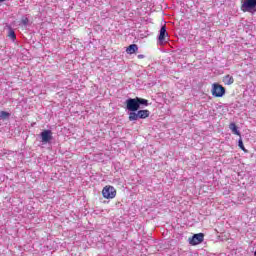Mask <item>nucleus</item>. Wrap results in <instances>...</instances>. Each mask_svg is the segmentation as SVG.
Wrapping results in <instances>:
<instances>
[{
  "label": "nucleus",
  "instance_id": "obj_10",
  "mask_svg": "<svg viewBox=\"0 0 256 256\" xmlns=\"http://www.w3.org/2000/svg\"><path fill=\"white\" fill-rule=\"evenodd\" d=\"M223 83L225 85H233V83H235V79L231 75H226L223 77Z\"/></svg>",
  "mask_w": 256,
  "mask_h": 256
},
{
  "label": "nucleus",
  "instance_id": "obj_12",
  "mask_svg": "<svg viewBox=\"0 0 256 256\" xmlns=\"http://www.w3.org/2000/svg\"><path fill=\"white\" fill-rule=\"evenodd\" d=\"M229 129L232 130V133H234V135H238L239 137H241V132H239V130L237 129V125H235V123H231Z\"/></svg>",
  "mask_w": 256,
  "mask_h": 256
},
{
  "label": "nucleus",
  "instance_id": "obj_5",
  "mask_svg": "<svg viewBox=\"0 0 256 256\" xmlns=\"http://www.w3.org/2000/svg\"><path fill=\"white\" fill-rule=\"evenodd\" d=\"M212 95L214 97H223L225 95V87L220 84H213Z\"/></svg>",
  "mask_w": 256,
  "mask_h": 256
},
{
  "label": "nucleus",
  "instance_id": "obj_8",
  "mask_svg": "<svg viewBox=\"0 0 256 256\" xmlns=\"http://www.w3.org/2000/svg\"><path fill=\"white\" fill-rule=\"evenodd\" d=\"M137 113L138 119H147V117L151 115V112H149V110H139Z\"/></svg>",
  "mask_w": 256,
  "mask_h": 256
},
{
  "label": "nucleus",
  "instance_id": "obj_7",
  "mask_svg": "<svg viewBox=\"0 0 256 256\" xmlns=\"http://www.w3.org/2000/svg\"><path fill=\"white\" fill-rule=\"evenodd\" d=\"M166 37H169V33H167V27L164 25L160 29V34L158 36V41L160 45H163V43H167Z\"/></svg>",
  "mask_w": 256,
  "mask_h": 256
},
{
  "label": "nucleus",
  "instance_id": "obj_3",
  "mask_svg": "<svg viewBox=\"0 0 256 256\" xmlns=\"http://www.w3.org/2000/svg\"><path fill=\"white\" fill-rule=\"evenodd\" d=\"M126 109L131 112L139 111V102L137 98H129L126 100Z\"/></svg>",
  "mask_w": 256,
  "mask_h": 256
},
{
  "label": "nucleus",
  "instance_id": "obj_11",
  "mask_svg": "<svg viewBox=\"0 0 256 256\" xmlns=\"http://www.w3.org/2000/svg\"><path fill=\"white\" fill-rule=\"evenodd\" d=\"M138 101V107L140 108L141 105H144V107H147L149 105V101L147 99L136 97Z\"/></svg>",
  "mask_w": 256,
  "mask_h": 256
},
{
  "label": "nucleus",
  "instance_id": "obj_9",
  "mask_svg": "<svg viewBox=\"0 0 256 256\" xmlns=\"http://www.w3.org/2000/svg\"><path fill=\"white\" fill-rule=\"evenodd\" d=\"M137 51H139V47L137 46V44H132L126 49V52L129 55H133V53H137Z\"/></svg>",
  "mask_w": 256,
  "mask_h": 256
},
{
  "label": "nucleus",
  "instance_id": "obj_15",
  "mask_svg": "<svg viewBox=\"0 0 256 256\" xmlns=\"http://www.w3.org/2000/svg\"><path fill=\"white\" fill-rule=\"evenodd\" d=\"M238 147H240V149H242V151H245V146L243 145V140L242 139H239Z\"/></svg>",
  "mask_w": 256,
  "mask_h": 256
},
{
  "label": "nucleus",
  "instance_id": "obj_4",
  "mask_svg": "<svg viewBox=\"0 0 256 256\" xmlns=\"http://www.w3.org/2000/svg\"><path fill=\"white\" fill-rule=\"evenodd\" d=\"M41 143L43 145H47V143H51L53 141V132L51 130H44L40 133Z\"/></svg>",
  "mask_w": 256,
  "mask_h": 256
},
{
  "label": "nucleus",
  "instance_id": "obj_6",
  "mask_svg": "<svg viewBox=\"0 0 256 256\" xmlns=\"http://www.w3.org/2000/svg\"><path fill=\"white\" fill-rule=\"evenodd\" d=\"M204 239H205V234L203 233L194 234L190 239V245H199L200 243H203Z\"/></svg>",
  "mask_w": 256,
  "mask_h": 256
},
{
  "label": "nucleus",
  "instance_id": "obj_14",
  "mask_svg": "<svg viewBox=\"0 0 256 256\" xmlns=\"http://www.w3.org/2000/svg\"><path fill=\"white\" fill-rule=\"evenodd\" d=\"M11 117V114L6 111H0V119H9Z\"/></svg>",
  "mask_w": 256,
  "mask_h": 256
},
{
  "label": "nucleus",
  "instance_id": "obj_16",
  "mask_svg": "<svg viewBox=\"0 0 256 256\" xmlns=\"http://www.w3.org/2000/svg\"><path fill=\"white\" fill-rule=\"evenodd\" d=\"M9 38H10V39H15V38H16L15 32H14L13 30H11V31L9 32Z\"/></svg>",
  "mask_w": 256,
  "mask_h": 256
},
{
  "label": "nucleus",
  "instance_id": "obj_2",
  "mask_svg": "<svg viewBox=\"0 0 256 256\" xmlns=\"http://www.w3.org/2000/svg\"><path fill=\"white\" fill-rule=\"evenodd\" d=\"M104 199H115L117 196V190L113 186H105L102 190Z\"/></svg>",
  "mask_w": 256,
  "mask_h": 256
},
{
  "label": "nucleus",
  "instance_id": "obj_13",
  "mask_svg": "<svg viewBox=\"0 0 256 256\" xmlns=\"http://www.w3.org/2000/svg\"><path fill=\"white\" fill-rule=\"evenodd\" d=\"M139 119L138 112H130L129 113V121H137Z\"/></svg>",
  "mask_w": 256,
  "mask_h": 256
},
{
  "label": "nucleus",
  "instance_id": "obj_1",
  "mask_svg": "<svg viewBox=\"0 0 256 256\" xmlns=\"http://www.w3.org/2000/svg\"><path fill=\"white\" fill-rule=\"evenodd\" d=\"M241 11H243V13H251L254 15V13H256V0L242 1Z\"/></svg>",
  "mask_w": 256,
  "mask_h": 256
},
{
  "label": "nucleus",
  "instance_id": "obj_17",
  "mask_svg": "<svg viewBox=\"0 0 256 256\" xmlns=\"http://www.w3.org/2000/svg\"><path fill=\"white\" fill-rule=\"evenodd\" d=\"M22 23L23 25H27L29 23V18L27 17L22 18Z\"/></svg>",
  "mask_w": 256,
  "mask_h": 256
},
{
  "label": "nucleus",
  "instance_id": "obj_19",
  "mask_svg": "<svg viewBox=\"0 0 256 256\" xmlns=\"http://www.w3.org/2000/svg\"><path fill=\"white\" fill-rule=\"evenodd\" d=\"M3 2H5V0H0V3H3Z\"/></svg>",
  "mask_w": 256,
  "mask_h": 256
},
{
  "label": "nucleus",
  "instance_id": "obj_18",
  "mask_svg": "<svg viewBox=\"0 0 256 256\" xmlns=\"http://www.w3.org/2000/svg\"><path fill=\"white\" fill-rule=\"evenodd\" d=\"M144 58H145V55H143V54L138 55V59H144Z\"/></svg>",
  "mask_w": 256,
  "mask_h": 256
}]
</instances>
